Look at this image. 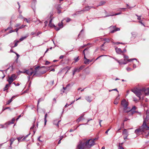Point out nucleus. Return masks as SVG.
Masks as SVG:
<instances>
[{
	"mask_svg": "<svg viewBox=\"0 0 149 149\" xmlns=\"http://www.w3.org/2000/svg\"><path fill=\"white\" fill-rule=\"evenodd\" d=\"M148 116L146 118L145 120H144L142 126L139 129L136 130L135 131V133L137 134H139L142 132H144L146 130H149V127H148L146 122V120H147ZM148 135L149 136V132L148 133Z\"/></svg>",
	"mask_w": 149,
	"mask_h": 149,
	"instance_id": "7ed1b4c3",
	"label": "nucleus"
},
{
	"mask_svg": "<svg viewBox=\"0 0 149 149\" xmlns=\"http://www.w3.org/2000/svg\"><path fill=\"white\" fill-rule=\"evenodd\" d=\"M123 148L122 146L120 145L118 146V149H123Z\"/></svg>",
	"mask_w": 149,
	"mask_h": 149,
	"instance_id": "72a5a7b5",
	"label": "nucleus"
},
{
	"mask_svg": "<svg viewBox=\"0 0 149 149\" xmlns=\"http://www.w3.org/2000/svg\"><path fill=\"white\" fill-rule=\"evenodd\" d=\"M85 99L88 102H91L92 100L91 98L89 96H86Z\"/></svg>",
	"mask_w": 149,
	"mask_h": 149,
	"instance_id": "9d476101",
	"label": "nucleus"
},
{
	"mask_svg": "<svg viewBox=\"0 0 149 149\" xmlns=\"http://www.w3.org/2000/svg\"><path fill=\"white\" fill-rule=\"evenodd\" d=\"M87 50V49H84V50L83 51V54H84V58L86 60V59H87L86 58V57H85V52H84V51L86 50Z\"/></svg>",
	"mask_w": 149,
	"mask_h": 149,
	"instance_id": "cd10ccee",
	"label": "nucleus"
},
{
	"mask_svg": "<svg viewBox=\"0 0 149 149\" xmlns=\"http://www.w3.org/2000/svg\"><path fill=\"white\" fill-rule=\"evenodd\" d=\"M137 17H138V18H137V19L139 20H140L141 19V16H137Z\"/></svg>",
	"mask_w": 149,
	"mask_h": 149,
	"instance_id": "a19ab883",
	"label": "nucleus"
},
{
	"mask_svg": "<svg viewBox=\"0 0 149 149\" xmlns=\"http://www.w3.org/2000/svg\"><path fill=\"white\" fill-rule=\"evenodd\" d=\"M10 84H6V85L5 87V89L4 90H7L8 89V87H9L10 86Z\"/></svg>",
	"mask_w": 149,
	"mask_h": 149,
	"instance_id": "aec40b11",
	"label": "nucleus"
},
{
	"mask_svg": "<svg viewBox=\"0 0 149 149\" xmlns=\"http://www.w3.org/2000/svg\"><path fill=\"white\" fill-rule=\"evenodd\" d=\"M52 19H51L49 23V25L50 27H55V26L54 24L52 23Z\"/></svg>",
	"mask_w": 149,
	"mask_h": 149,
	"instance_id": "9b49d317",
	"label": "nucleus"
},
{
	"mask_svg": "<svg viewBox=\"0 0 149 149\" xmlns=\"http://www.w3.org/2000/svg\"><path fill=\"white\" fill-rule=\"evenodd\" d=\"M28 36H24V37H22V38H21L20 39H19V40L20 41H22V40H23L24 39H25Z\"/></svg>",
	"mask_w": 149,
	"mask_h": 149,
	"instance_id": "6ab92c4d",
	"label": "nucleus"
},
{
	"mask_svg": "<svg viewBox=\"0 0 149 149\" xmlns=\"http://www.w3.org/2000/svg\"><path fill=\"white\" fill-rule=\"evenodd\" d=\"M16 42H17L15 43V45L13 47L17 46V43L19 42V41H17Z\"/></svg>",
	"mask_w": 149,
	"mask_h": 149,
	"instance_id": "c756f323",
	"label": "nucleus"
},
{
	"mask_svg": "<svg viewBox=\"0 0 149 149\" xmlns=\"http://www.w3.org/2000/svg\"><path fill=\"white\" fill-rule=\"evenodd\" d=\"M90 9V8L89 6H87L85 7V9H84V11L88 10Z\"/></svg>",
	"mask_w": 149,
	"mask_h": 149,
	"instance_id": "412c9836",
	"label": "nucleus"
},
{
	"mask_svg": "<svg viewBox=\"0 0 149 149\" xmlns=\"http://www.w3.org/2000/svg\"><path fill=\"white\" fill-rule=\"evenodd\" d=\"M60 121H57V120H54L53 122V124L56 125L57 127H58V123Z\"/></svg>",
	"mask_w": 149,
	"mask_h": 149,
	"instance_id": "1a4fd4ad",
	"label": "nucleus"
},
{
	"mask_svg": "<svg viewBox=\"0 0 149 149\" xmlns=\"http://www.w3.org/2000/svg\"><path fill=\"white\" fill-rule=\"evenodd\" d=\"M120 13H116V14L113 15H107V16H106V17L109 16H114V15H119L120 14Z\"/></svg>",
	"mask_w": 149,
	"mask_h": 149,
	"instance_id": "5701e85b",
	"label": "nucleus"
},
{
	"mask_svg": "<svg viewBox=\"0 0 149 149\" xmlns=\"http://www.w3.org/2000/svg\"><path fill=\"white\" fill-rule=\"evenodd\" d=\"M0 126H1V128H3V126L2 125H1Z\"/></svg>",
	"mask_w": 149,
	"mask_h": 149,
	"instance_id": "338daca9",
	"label": "nucleus"
},
{
	"mask_svg": "<svg viewBox=\"0 0 149 149\" xmlns=\"http://www.w3.org/2000/svg\"><path fill=\"white\" fill-rule=\"evenodd\" d=\"M20 25V24H17L15 26L16 27H18V26H19Z\"/></svg>",
	"mask_w": 149,
	"mask_h": 149,
	"instance_id": "13d9d810",
	"label": "nucleus"
},
{
	"mask_svg": "<svg viewBox=\"0 0 149 149\" xmlns=\"http://www.w3.org/2000/svg\"><path fill=\"white\" fill-rule=\"evenodd\" d=\"M117 91L118 92V91H117V89H112V90H109V92H111V91Z\"/></svg>",
	"mask_w": 149,
	"mask_h": 149,
	"instance_id": "58836bf2",
	"label": "nucleus"
},
{
	"mask_svg": "<svg viewBox=\"0 0 149 149\" xmlns=\"http://www.w3.org/2000/svg\"><path fill=\"white\" fill-rule=\"evenodd\" d=\"M35 125H33V126L31 128V129H33Z\"/></svg>",
	"mask_w": 149,
	"mask_h": 149,
	"instance_id": "4d7b16f0",
	"label": "nucleus"
},
{
	"mask_svg": "<svg viewBox=\"0 0 149 149\" xmlns=\"http://www.w3.org/2000/svg\"><path fill=\"white\" fill-rule=\"evenodd\" d=\"M26 26V25H22L20 27H19V29H22V28H24L25 26Z\"/></svg>",
	"mask_w": 149,
	"mask_h": 149,
	"instance_id": "393cba45",
	"label": "nucleus"
},
{
	"mask_svg": "<svg viewBox=\"0 0 149 149\" xmlns=\"http://www.w3.org/2000/svg\"><path fill=\"white\" fill-rule=\"evenodd\" d=\"M14 80L11 77H9L8 79H7V81L8 82L9 84H11Z\"/></svg>",
	"mask_w": 149,
	"mask_h": 149,
	"instance_id": "0eeeda50",
	"label": "nucleus"
},
{
	"mask_svg": "<svg viewBox=\"0 0 149 149\" xmlns=\"http://www.w3.org/2000/svg\"><path fill=\"white\" fill-rule=\"evenodd\" d=\"M90 61V60L88 59H86V60L84 61V63L85 64H86L89 63Z\"/></svg>",
	"mask_w": 149,
	"mask_h": 149,
	"instance_id": "a211bd4d",
	"label": "nucleus"
},
{
	"mask_svg": "<svg viewBox=\"0 0 149 149\" xmlns=\"http://www.w3.org/2000/svg\"><path fill=\"white\" fill-rule=\"evenodd\" d=\"M10 77H11L12 78H13L14 80L17 78V76H16V75H15V74H12Z\"/></svg>",
	"mask_w": 149,
	"mask_h": 149,
	"instance_id": "dca6fc26",
	"label": "nucleus"
},
{
	"mask_svg": "<svg viewBox=\"0 0 149 149\" xmlns=\"http://www.w3.org/2000/svg\"><path fill=\"white\" fill-rule=\"evenodd\" d=\"M147 113H149V109H148V110H147Z\"/></svg>",
	"mask_w": 149,
	"mask_h": 149,
	"instance_id": "69168bd1",
	"label": "nucleus"
},
{
	"mask_svg": "<svg viewBox=\"0 0 149 149\" xmlns=\"http://www.w3.org/2000/svg\"><path fill=\"white\" fill-rule=\"evenodd\" d=\"M110 130V129H108L106 132H105V133L106 134H107L108 133V132L109 131V130Z\"/></svg>",
	"mask_w": 149,
	"mask_h": 149,
	"instance_id": "8fccbe9b",
	"label": "nucleus"
},
{
	"mask_svg": "<svg viewBox=\"0 0 149 149\" xmlns=\"http://www.w3.org/2000/svg\"><path fill=\"white\" fill-rule=\"evenodd\" d=\"M101 149H105V147H102Z\"/></svg>",
	"mask_w": 149,
	"mask_h": 149,
	"instance_id": "774afa93",
	"label": "nucleus"
},
{
	"mask_svg": "<svg viewBox=\"0 0 149 149\" xmlns=\"http://www.w3.org/2000/svg\"><path fill=\"white\" fill-rule=\"evenodd\" d=\"M136 65L135 64H133V68H136Z\"/></svg>",
	"mask_w": 149,
	"mask_h": 149,
	"instance_id": "a18cd8bd",
	"label": "nucleus"
},
{
	"mask_svg": "<svg viewBox=\"0 0 149 149\" xmlns=\"http://www.w3.org/2000/svg\"><path fill=\"white\" fill-rule=\"evenodd\" d=\"M120 98L119 97H117L115 100L114 102V104L116 105L118 104L119 102V100Z\"/></svg>",
	"mask_w": 149,
	"mask_h": 149,
	"instance_id": "6e6552de",
	"label": "nucleus"
},
{
	"mask_svg": "<svg viewBox=\"0 0 149 149\" xmlns=\"http://www.w3.org/2000/svg\"><path fill=\"white\" fill-rule=\"evenodd\" d=\"M13 97H12V98H11V99L10 100H9L8 101V102H7V104H9L10 102H12V99L13 98Z\"/></svg>",
	"mask_w": 149,
	"mask_h": 149,
	"instance_id": "a878e982",
	"label": "nucleus"
},
{
	"mask_svg": "<svg viewBox=\"0 0 149 149\" xmlns=\"http://www.w3.org/2000/svg\"><path fill=\"white\" fill-rule=\"evenodd\" d=\"M116 43V44H123V43H122V42H121V43H120V42H117Z\"/></svg>",
	"mask_w": 149,
	"mask_h": 149,
	"instance_id": "e2e57ef3",
	"label": "nucleus"
},
{
	"mask_svg": "<svg viewBox=\"0 0 149 149\" xmlns=\"http://www.w3.org/2000/svg\"><path fill=\"white\" fill-rule=\"evenodd\" d=\"M58 26L60 28H62L63 27V20L62 21L61 23H59L58 24Z\"/></svg>",
	"mask_w": 149,
	"mask_h": 149,
	"instance_id": "f8f14e48",
	"label": "nucleus"
},
{
	"mask_svg": "<svg viewBox=\"0 0 149 149\" xmlns=\"http://www.w3.org/2000/svg\"><path fill=\"white\" fill-rule=\"evenodd\" d=\"M120 30V29L119 28H117L115 29H114V30L112 31H111V33H113L115 31H119Z\"/></svg>",
	"mask_w": 149,
	"mask_h": 149,
	"instance_id": "2eb2a0df",
	"label": "nucleus"
},
{
	"mask_svg": "<svg viewBox=\"0 0 149 149\" xmlns=\"http://www.w3.org/2000/svg\"><path fill=\"white\" fill-rule=\"evenodd\" d=\"M40 67L38 66L36 67L35 69V70L34 71L32 68H31L30 69L27 70L25 71L21 72L22 73H26L29 76L31 75L33 73H34L33 76L36 75V72H37V70Z\"/></svg>",
	"mask_w": 149,
	"mask_h": 149,
	"instance_id": "423d86ee",
	"label": "nucleus"
},
{
	"mask_svg": "<svg viewBox=\"0 0 149 149\" xmlns=\"http://www.w3.org/2000/svg\"><path fill=\"white\" fill-rule=\"evenodd\" d=\"M82 118V116L80 117V118H79L77 120V121L79 122L81 119Z\"/></svg>",
	"mask_w": 149,
	"mask_h": 149,
	"instance_id": "c85d7f7f",
	"label": "nucleus"
},
{
	"mask_svg": "<svg viewBox=\"0 0 149 149\" xmlns=\"http://www.w3.org/2000/svg\"><path fill=\"white\" fill-rule=\"evenodd\" d=\"M50 63V62L48 61H46L45 63V65H48Z\"/></svg>",
	"mask_w": 149,
	"mask_h": 149,
	"instance_id": "2f4dec72",
	"label": "nucleus"
},
{
	"mask_svg": "<svg viewBox=\"0 0 149 149\" xmlns=\"http://www.w3.org/2000/svg\"><path fill=\"white\" fill-rule=\"evenodd\" d=\"M13 31V30H10L9 32V33H11L12 32H13L14 31Z\"/></svg>",
	"mask_w": 149,
	"mask_h": 149,
	"instance_id": "3c124183",
	"label": "nucleus"
},
{
	"mask_svg": "<svg viewBox=\"0 0 149 149\" xmlns=\"http://www.w3.org/2000/svg\"><path fill=\"white\" fill-rule=\"evenodd\" d=\"M123 56L124 61L123 62H122L121 60L118 61V60L117 59H115L120 64H125L127 63V62H130L133 60H136V63L138 62L137 61L136 59V58H134L129 59V57L128 56L125 55L124 54H123Z\"/></svg>",
	"mask_w": 149,
	"mask_h": 149,
	"instance_id": "39448f33",
	"label": "nucleus"
},
{
	"mask_svg": "<svg viewBox=\"0 0 149 149\" xmlns=\"http://www.w3.org/2000/svg\"><path fill=\"white\" fill-rule=\"evenodd\" d=\"M24 20L26 21L28 23H29L30 22V20H28L26 18H24Z\"/></svg>",
	"mask_w": 149,
	"mask_h": 149,
	"instance_id": "bb28decb",
	"label": "nucleus"
},
{
	"mask_svg": "<svg viewBox=\"0 0 149 149\" xmlns=\"http://www.w3.org/2000/svg\"><path fill=\"white\" fill-rule=\"evenodd\" d=\"M127 70L128 71H129L131 70V69L130 68H127Z\"/></svg>",
	"mask_w": 149,
	"mask_h": 149,
	"instance_id": "37998d69",
	"label": "nucleus"
},
{
	"mask_svg": "<svg viewBox=\"0 0 149 149\" xmlns=\"http://www.w3.org/2000/svg\"><path fill=\"white\" fill-rule=\"evenodd\" d=\"M55 69H52L50 71H52L54 72L55 71Z\"/></svg>",
	"mask_w": 149,
	"mask_h": 149,
	"instance_id": "680f3d73",
	"label": "nucleus"
},
{
	"mask_svg": "<svg viewBox=\"0 0 149 149\" xmlns=\"http://www.w3.org/2000/svg\"><path fill=\"white\" fill-rule=\"evenodd\" d=\"M73 75H74L75 74V72H74V70L73 71Z\"/></svg>",
	"mask_w": 149,
	"mask_h": 149,
	"instance_id": "bf43d9fd",
	"label": "nucleus"
},
{
	"mask_svg": "<svg viewBox=\"0 0 149 149\" xmlns=\"http://www.w3.org/2000/svg\"><path fill=\"white\" fill-rule=\"evenodd\" d=\"M135 109V107H134L132 109H130L131 110V111H132L133 109Z\"/></svg>",
	"mask_w": 149,
	"mask_h": 149,
	"instance_id": "09e8293b",
	"label": "nucleus"
},
{
	"mask_svg": "<svg viewBox=\"0 0 149 149\" xmlns=\"http://www.w3.org/2000/svg\"><path fill=\"white\" fill-rule=\"evenodd\" d=\"M70 20H71V19L70 18H68L67 19L66 21L67 22H70Z\"/></svg>",
	"mask_w": 149,
	"mask_h": 149,
	"instance_id": "c9c22d12",
	"label": "nucleus"
},
{
	"mask_svg": "<svg viewBox=\"0 0 149 149\" xmlns=\"http://www.w3.org/2000/svg\"><path fill=\"white\" fill-rule=\"evenodd\" d=\"M35 34L36 33H35L33 32H32L31 33V35H35Z\"/></svg>",
	"mask_w": 149,
	"mask_h": 149,
	"instance_id": "c03bdc74",
	"label": "nucleus"
},
{
	"mask_svg": "<svg viewBox=\"0 0 149 149\" xmlns=\"http://www.w3.org/2000/svg\"><path fill=\"white\" fill-rule=\"evenodd\" d=\"M102 121V120H100L99 121V124L100 126H101V122Z\"/></svg>",
	"mask_w": 149,
	"mask_h": 149,
	"instance_id": "603ef678",
	"label": "nucleus"
},
{
	"mask_svg": "<svg viewBox=\"0 0 149 149\" xmlns=\"http://www.w3.org/2000/svg\"><path fill=\"white\" fill-rule=\"evenodd\" d=\"M68 105V104H66L65 105V107H67Z\"/></svg>",
	"mask_w": 149,
	"mask_h": 149,
	"instance_id": "0e129e2a",
	"label": "nucleus"
},
{
	"mask_svg": "<svg viewBox=\"0 0 149 149\" xmlns=\"http://www.w3.org/2000/svg\"><path fill=\"white\" fill-rule=\"evenodd\" d=\"M83 66H81L79 68L80 71L82 70L83 68Z\"/></svg>",
	"mask_w": 149,
	"mask_h": 149,
	"instance_id": "f704fd0d",
	"label": "nucleus"
},
{
	"mask_svg": "<svg viewBox=\"0 0 149 149\" xmlns=\"http://www.w3.org/2000/svg\"><path fill=\"white\" fill-rule=\"evenodd\" d=\"M95 139H84L82 141L79 145L82 146L84 149L86 148H90L95 144L94 141Z\"/></svg>",
	"mask_w": 149,
	"mask_h": 149,
	"instance_id": "f03ea898",
	"label": "nucleus"
},
{
	"mask_svg": "<svg viewBox=\"0 0 149 149\" xmlns=\"http://www.w3.org/2000/svg\"><path fill=\"white\" fill-rule=\"evenodd\" d=\"M14 53H15L16 54V55L17 57V58H19V55L18 54H17V53H16V52H14Z\"/></svg>",
	"mask_w": 149,
	"mask_h": 149,
	"instance_id": "ea45409f",
	"label": "nucleus"
},
{
	"mask_svg": "<svg viewBox=\"0 0 149 149\" xmlns=\"http://www.w3.org/2000/svg\"><path fill=\"white\" fill-rule=\"evenodd\" d=\"M55 29L56 31H58L60 29L59 28L57 27V28H55Z\"/></svg>",
	"mask_w": 149,
	"mask_h": 149,
	"instance_id": "de8ad7c7",
	"label": "nucleus"
},
{
	"mask_svg": "<svg viewBox=\"0 0 149 149\" xmlns=\"http://www.w3.org/2000/svg\"><path fill=\"white\" fill-rule=\"evenodd\" d=\"M128 120V119L127 118H125L124 120V121H127V120Z\"/></svg>",
	"mask_w": 149,
	"mask_h": 149,
	"instance_id": "5fc2aeb1",
	"label": "nucleus"
},
{
	"mask_svg": "<svg viewBox=\"0 0 149 149\" xmlns=\"http://www.w3.org/2000/svg\"><path fill=\"white\" fill-rule=\"evenodd\" d=\"M131 91L140 98L141 96L143 97L144 95H149V88L146 89L145 88L138 89L135 88L132 89Z\"/></svg>",
	"mask_w": 149,
	"mask_h": 149,
	"instance_id": "f257e3e1",
	"label": "nucleus"
},
{
	"mask_svg": "<svg viewBox=\"0 0 149 149\" xmlns=\"http://www.w3.org/2000/svg\"><path fill=\"white\" fill-rule=\"evenodd\" d=\"M128 135H125V136L124 137V140H126L127 139V137Z\"/></svg>",
	"mask_w": 149,
	"mask_h": 149,
	"instance_id": "e433bc0d",
	"label": "nucleus"
},
{
	"mask_svg": "<svg viewBox=\"0 0 149 149\" xmlns=\"http://www.w3.org/2000/svg\"><path fill=\"white\" fill-rule=\"evenodd\" d=\"M15 118H13L12 119V121L10 122V124H13L14 123V122L15 121Z\"/></svg>",
	"mask_w": 149,
	"mask_h": 149,
	"instance_id": "7c9ffc66",
	"label": "nucleus"
},
{
	"mask_svg": "<svg viewBox=\"0 0 149 149\" xmlns=\"http://www.w3.org/2000/svg\"><path fill=\"white\" fill-rule=\"evenodd\" d=\"M13 142L10 141V147H11V145H12V144H13Z\"/></svg>",
	"mask_w": 149,
	"mask_h": 149,
	"instance_id": "864d4df0",
	"label": "nucleus"
},
{
	"mask_svg": "<svg viewBox=\"0 0 149 149\" xmlns=\"http://www.w3.org/2000/svg\"><path fill=\"white\" fill-rule=\"evenodd\" d=\"M19 28H18V29H17V28L16 29H15V31H16V32H17L18 31V30H19Z\"/></svg>",
	"mask_w": 149,
	"mask_h": 149,
	"instance_id": "6e6d98bb",
	"label": "nucleus"
},
{
	"mask_svg": "<svg viewBox=\"0 0 149 149\" xmlns=\"http://www.w3.org/2000/svg\"><path fill=\"white\" fill-rule=\"evenodd\" d=\"M47 116V114L46 113L45 116V125L47 122V120L46 119Z\"/></svg>",
	"mask_w": 149,
	"mask_h": 149,
	"instance_id": "4468645a",
	"label": "nucleus"
},
{
	"mask_svg": "<svg viewBox=\"0 0 149 149\" xmlns=\"http://www.w3.org/2000/svg\"><path fill=\"white\" fill-rule=\"evenodd\" d=\"M121 105L123 108L124 113H127L131 111L130 108L128 107V102L125 99H124L122 100L121 102Z\"/></svg>",
	"mask_w": 149,
	"mask_h": 149,
	"instance_id": "20e7f679",
	"label": "nucleus"
},
{
	"mask_svg": "<svg viewBox=\"0 0 149 149\" xmlns=\"http://www.w3.org/2000/svg\"><path fill=\"white\" fill-rule=\"evenodd\" d=\"M123 134L125 135H128L126 129H124L123 132Z\"/></svg>",
	"mask_w": 149,
	"mask_h": 149,
	"instance_id": "ddd939ff",
	"label": "nucleus"
},
{
	"mask_svg": "<svg viewBox=\"0 0 149 149\" xmlns=\"http://www.w3.org/2000/svg\"><path fill=\"white\" fill-rule=\"evenodd\" d=\"M15 140V139L14 138H12L10 139V141L13 142Z\"/></svg>",
	"mask_w": 149,
	"mask_h": 149,
	"instance_id": "4c0bfd02",
	"label": "nucleus"
},
{
	"mask_svg": "<svg viewBox=\"0 0 149 149\" xmlns=\"http://www.w3.org/2000/svg\"><path fill=\"white\" fill-rule=\"evenodd\" d=\"M22 138V137H18V138H17V139L18 140V142H19L21 141H24L25 138H24L22 139V140H20Z\"/></svg>",
	"mask_w": 149,
	"mask_h": 149,
	"instance_id": "f3484780",
	"label": "nucleus"
},
{
	"mask_svg": "<svg viewBox=\"0 0 149 149\" xmlns=\"http://www.w3.org/2000/svg\"><path fill=\"white\" fill-rule=\"evenodd\" d=\"M62 138H61V139L59 140V141H58V144H60V143H61V140H62Z\"/></svg>",
	"mask_w": 149,
	"mask_h": 149,
	"instance_id": "79ce46f5",
	"label": "nucleus"
},
{
	"mask_svg": "<svg viewBox=\"0 0 149 149\" xmlns=\"http://www.w3.org/2000/svg\"><path fill=\"white\" fill-rule=\"evenodd\" d=\"M74 60L76 62L77 61L79 60V59L78 58V57H77L76 58H75L74 59Z\"/></svg>",
	"mask_w": 149,
	"mask_h": 149,
	"instance_id": "473e14b6",
	"label": "nucleus"
},
{
	"mask_svg": "<svg viewBox=\"0 0 149 149\" xmlns=\"http://www.w3.org/2000/svg\"><path fill=\"white\" fill-rule=\"evenodd\" d=\"M63 55H61L60 56L59 58H60V59H61L63 58Z\"/></svg>",
	"mask_w": 149,
	"mask_h": 149,
	"instance_id": "49530a36",
	"label": "nucleus"
},
{
	"mask_svg": "<svg viewBox=\"0 0 149 149\" xmlns=\"http://www.w3.org/2000/svg\"><path fill=\"white\" fill-rule=\"evenodd\" d=\"M139 22L141 24L143 25H144L143 24V23L141 21H139Z\"/></svg>",
	"mask_w": 149,
	"mask_h": 149,
	"instance_id": "052dcab7",
	"label": "nucleus"
},
{
	"mask_svg": "<svg viewBox=\"0 0 149 149\" xmlns=\"http://www.w3.org/2000/svg\"><path fill=\"white\" fill-rule=\"evenodd\" d=\"M74 72H79L80 71L79 70V68H75L74 69Z\"/></svg>",
	"mask_w": 149,
	"mask_h": 149,
	"instance_id": "4be33fe9",
	"label": "nucleus"
},
{
	"mask_svg": "<svg viewBox=\"0 0 149 149\" xmlns=\"http://www.w3.org/2000/svg\"><path fill=\"white\" fill-rule=\"evenodd\" d=\"M116 49L117 52H121V50L120 49Z\"/></svg>",
	"mask_w": 149,
	"mask_h": 149,
	"instance_id": "b1692460",
	"label": "nucleus"
}]
</instances>
